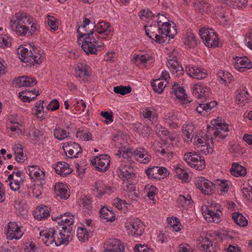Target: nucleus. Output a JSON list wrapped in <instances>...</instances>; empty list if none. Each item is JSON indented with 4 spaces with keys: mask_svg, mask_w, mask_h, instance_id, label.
Wrapping results in <instances>:
<instances>
[{
    "mask_svg": "<svg viewBox=\"0 0 252 252\" xmlns=\"http://www.w3.org/2000/svg\"><path fill=\"white\" fill-rule=\"evenodd\" d=\"M94 22L84 18L83 23L77 28L78 42L81 48L87 55H97L104 46L103 43H99L96 38L97 34L94 32Z\"/></svg>",
    "mask_w": 252,
    "mask_h": 252,
    "instance_id": "nucleus-1",
    "label": "nucleus"
},
{
    "mask_svg": "<svg viewBox=\"0 0 252 252\" xmlns=\"http://www.w3.org/2000/svg\"><path fill=\"white\" fill-rule=\"evenodd\" d=\"M18 54L20 60L25 63L33 61L35 63L40 64L44 61L45 55L38 48L31 45L28 47L20 46L18 49Z\"/></svg>",
    "mask_w": 252,
    "mask_h": 252,
    "instance_id": "nucleus-2",
    "label": "nucleus"
},
{
    "mask_svg": "<svg viewBox=\"0 0 252 252\" xmlns=\"http://www.w3.org/2000/svg\"><path fill=\"white\" fill-rule=\"evenodd\" d=\"M184 159L189 165L197 170H202L205 167L204 158L196 152L186 153Z\"/></svg>",
    "mask_w": 252,
    "mask_h": 252,
    "instance_id": "nucleus-3",
    "label": "nucleus"
},
{
    "mask_svg": "<svg viewBox=\"0 0 252 252\" xmlns=\"http://www.w3.org/2000/svg\"><path fill=\"white\" fill-rule=\"evenodd\" d=\"M199 33L205 45L207 47L218 46L219 40L216 32L214 30L204 28L199 30Z\"/></svg>",
    "mask_w": 252,
    "mask_h": 252,
    "instance_id": "nucleus-4",
    "label": "nucleus"
},
{
    "mask_svg": "<svg viewBox=\"0 0 252 252\" xmlns=\"http://www.w3.org/2000/svg\"><path fill=\"white\" fill-rule=\"evenodd\" d=\"M128 153H130L134 157L135 159L141 163L147 164L151 160V156L149 152L144 148L138 147L133 151L131 149H128L126 153L124 152L122 157L124 158H126Z\"/></svg>",
    "mask_w": 252,
    "mask_h": 252,
    "instance_id": "nucleus-5",
    "label": "nucleus"
},
{
    "mask_svg": "<svg viewBox=\"0 0 252 252\" xmlns=\"http://www.w3.org/2000/svg\"><path fill=\"white\" fill-rule=\"evenodd\" d=\"M171 28H165L160 26L159 27L157 32L158 37H154V40L156 42L161 44L169 41L170 39H173L177 34V30L175 26L171 27Z\"/></svg>",
    "mask_w": 252,
    "mask_h": 252,
    "instance_id": "nucleus-6",
    "label": "nucleus"
},
{
    "mask_svg": "<svg viewBox=\"0 0 252 252\" xmlns=\"http://www.w3.org/2000/svg\"><path fill=\"white\" fill-rule=\"evenodd\" d=\"M228 126L227 124L222 125V126L219 127H207L208 133L211 135H213V141H215L223 140L228 135Z\"/></svg>",
    "mask_w": 252,
    "mask_h": 252,
    "instance_id": "nucleus-7",
    "label": "nucleus"
},
{
    "mask_svg": "<svg viewBox=\"0 0 252 252\" xmlns=\"http://www.w3.org/2000/svg\"><path fill=\"white\" fill-rule=\"evenodd\" d=\"M176 54L177 52L174 51L171 55L168 56L166 65L173 74H175L177 77H179L183 74L184 70L183 67L178 63L176 57Z\"/></svg>",
    "mask_w": 252,
    "mask_h": 252,
    "instance_id": "nucleus-8",
    "label": "nucleus"
},
{
    "mask_svg": "<svg viewBox=\"0 0 252 252\" xmlns=\"http://www.w3.org/2000/svg\"><path fill=\"white\" fill-rule=\"evenodd\" d=\"M201 211L202 215L208 222L218 223L220 221L221 212L219 209H212L211 207L202 206Z\"/></svg>",
    "mask_w": 252,
    "mask_h": 252,
    "instance_id": "nucleus-9",
    "label": "nucleus"
},
{
    "mask_svg": "<svg viewBox=\"0 0 252 252\" xmlns=\"http://www.w3.org/2000/svg\"><path fill=\"white\" fill-rule=\"evenodd\" d=\"M40 238L46 246L55 244L57 246V229L55 227H51L40 232Z\"/></svg>",
    "mask_w": 252,
    "mask_h": 252,
    "instance_id": "nucleus-10",
    "label": "nucleus"
},
{
    "mask_svg": "<svg viewBox=\"0 0 252 252\" xmlns=\"http://www.w3.org/2000/svg\"><path fill=\"white\" fill-rule=\"evenodd\" d=\"M56 229H57V246L61 244L66 245L72 240L71 232L72 230V227L62 226V230H60L59 227H57Z\"/></svg>",
    "mask_w": 252,
    "mask_h": 252,
    "instance_id": "nucleus-11",
    "label": "nucleus"
},
{
    "mask_svg": "<svg viewBox=\"0 0 252 252\" xmlns=\"http://www.w3.org/2000/svg\"><path fill=\"white\" fill-rule=\"evenodd\" d=\"M118 170L119 177L124 181H128L135 177L134 168L130 164L122 163Z\"/></svg>",
    "mask_w": 252,
    "mask_h": 252,
    "instance_id": "nucleus-12",
    "label": "nucleus"
},
{
    "mask_svg": "<svg viewBox=\"0 0 252 252\" xmlns=\"http://www.w3.org/2000/svg\"><path fill=\"white\" fill-rule=\"evenodd\" d=\"M110 159L107 155H99L91 160V163L97 170L105 172L108 168Z\"/></svg>",
    "mask_w": 252,
    "mask_h": 252,
    "instance_id": "nucleus-13",
    "label": "nucleus"
},
{
    "mask_svg": "<svg viewBox=\"0 0 252 252\" xmlns=\"http://www.w3.org/2000/svg\"><path fill=\"white\" fill-rule=\"evenodd\" d=\"M126 227L131 231V234L138 237L142 235L144 231V225L138 219H134L128 222Z\"/></svg>",
    "mask_w": 252,
    "mask_h": 252,
    "instance_id": "nucleus-14",
    "label": "nucleus"
},
{
    "mask_svg": "<svg viewBox=\"0 0 252 252\" xmlns=\"http://www.w3.org/2000/svg\"><path fill=\"white\" fill-rule=\"evenodd\" d=\"M63 147L66 155L70 158H77L78 155L82 152L80 146L75 142L64 143Z\"/></svg>",
    "mask_w": 252,
    "mask_h": 252,
    "instance_id": "nucleus-15",
    "label": "nucleus"
},
{
    "mask_svg": "<svg viewBox=\"0 0 252 252\" xmlns=\"http://www.w3.org/2000/svg\"><path fill=\"white\" fill-rule=\"evenodd\" d=\"M234 61L235 69L240 72H244L252 68V62L246 56L236 57Z\"/></svg>",
    "mask_w": 252,
    "mask_h": 252,
    "instance_id": "nucleus-16",
    "label": "nucleus"
},
{
    "mask_svg": "<svg viewBox=\"0 0 252 252\" xmlns=\"http://www.w3.org/2000/svg\"><path fill=\"white\" fill-rule=\"evenodd\" d=\"M23 232L21 229V227L15 222H10L7 225V231L6 237L9 240L14 239L18 240L21 238Z\"/></svg>",
    "mask_w": 252,
    "mask_h": 252,
    "instance_id": "nucleus-17",
    "label": "nucleus"
},
{
    "mask_svg": "<svg viewBox=\"0 0 252 252\" xmlns=\"http://www.w3.org/2000/svg\"><path fill=\"white\" fill-rule=\"evenodd\" d=\"M33 22V18L27 13L19 12L13 16L10 23L30 25Z\"/></svg>",
    "mask_w": 252,
    "mask_h": 252,
    "instance_id": "nucleus-18",
    "label": "nucleus"
},
{
    "mask_svg": "<svg viewBox=\"0 0 252 252\" xmlns=\"http://www.w3.org/2000/svg\"><path fill=\"white\" fill-rule=\"evenodd\" d=\"M37 83L36 80L33 78L27 76H22L15 78L13 82V86L15 88L22 87H33Z\"/></svg>",
    "mask_w": 252,
    "mask_h": 252,
    "instance_id": "nucleus-19",
    "label": "nucleus"
},
{
    "mask_svg": "<svg viewBox=\"0 0 252 252\" xmlns=\"http://www.w3.org/2000/svg\"><path fill=\"white\" fill-rule=\"evenodd\" d=\"M186 72L191 77L202 79L207 77V71L204 68L189 65L186 67Z\"/></svg>",
    "mask_w": 252,
    "mask_h": 252,
    "instance_id": "nucleus-20",
    "label": "nucleus"
},
{
    "mask_svg": "<svg viewBox=\"0 0 252 252\" xmlns=\"http://www.w3.org/2000/svg\"><path fill=\"white\" fill-rule=\"evenodd\" d=\"M171 94L176 96L182 105H187L191 102V101L188 99L185 90L183 88L179 87L178 84L172 86Z\"/></svg>",
    "mask_w": 252,
    "mask_h": 252,
    "instance_id": "nucleus-21",
    "label": "nucleus"
},
{
    "mask_svg": "<svg viewBox=\"0 0 252 252\" xmlns=\"http://www.w3.org/2000/svg\"><path fill=\"white\" fill-rule=\"evenodd\" d=\"M192 90V94L198 98H206L209 96L210 93L209 88L201 83L194 85Z\"/></svg>",
    "mask_w": 252,
    "mask_h": 252,
    "instance_id": "nucleus-22",
    "label": "nucleus"
},
{
    "mask_svg": "<svg viewBox=\"0 0 252 252\" xmlns=\"http://www.w3.org/2000/svg\"><path fill=\"white\" fill-rule=\"evenodd\" d=\"M104 248L115 252H125L124 244L117 239H110L107 240L104 244Z\"/></svg>",
    "mask_w": 252,
    "mask_h": 252,
    "instance_id": "nucleus-23",
    "label": "nucleus"
},
{
    "mask_svg": "<svg viewBox=\"0 0 252 252\" xmlns=\"http://www.w3.org/2000/svg\"><path fill=\"white\" fill-rule=\"evenodd\" d=\"M54 191L56 195L62 199H67L70 196L67 186L62 183L55 184Z\"/></svg>",
    "mask_w": 252,
    "mask_h": 252,
    "instance_id": "nucleus-24",
    "label": "nucleus"
},
{
    "mask_svg": "<svg viewBox=\"0 0 252 252\" xmlns=\"http://www.w3.org/2000/svg\"><path fill=\"white\" fill-rule=\"evenodd\" d=\"M29 171V175L32 180H42L43 179L45 174L38 166L32 165L28 166Z\"/></svg>",
    "mask_w": 252,
    "mask_h": 252,
    "instance_id": "nucleus-25",
    "label": "nucleus"
},
{
    "mask_svg": "<svg viewBox=\"0 0 252 252\" xmlns=\"http://www.w3.org/2000/svg\"><path fill=\"white\" fill-rule=\"evenodd\" d=\"M241 192L243 197L252 202V180L245 181L241 187Z\"/></svg>",
    "mask_w": 252,
    "mask_h": 252,
    "instance_id": "nucleus-26",
    "label": "nucleus"
},
{
    "mask_svg": "<svg viewBox=\"0 0 252 252\" xmlns=\"http://www.w3.org/2000/svg\"><path fill=\"white\" fill-rule=\"evenodd\" d=\"M58 223L62 226L72 227L74 220L73 215H71L69 212L65 213L63 215H60Z\"/></svg>",
    "mask_w": 252,
    "mask_h": 252,
    "instance_id": "nucleus-27",
    "label": "nucleus"
},
{
    "mask_svg": "<svg viewBox=\"0 0 252 252\" xmlns=\"http://www.w3.org/2000/svg\"><path fill=\"white\" fill-rule=\"evenodd\" d=\"M38 91L35 89L31 91L26 89L19 94V97L24 102H30L39 95Z\"/></svg>",
    "mask_w": 252,
    "mask_h": 252,
    "instance_id": "nucleus-28",
    "label": "nucleus"
},
{
    "mask_svg": "<svg viewBox=\"0 0 252 252\" xmlns=\"http://www.w3.org/2000/svg\"><path fill=\"white\" fill-rule=\"evenodd\" d=\"M56 173L62 176H66L70 174L72 169L69 167L68 164L65 162H58L55 167Z\"/></svg>",
    "mask_w": 252,
    "mask_h": 252,
    "instance_id": "nucleus-29",
    "label": "nucleus"
},
{
    "mask_svg": "<svg viewBox=\"0 0 252 252\" xmlns=\"http://www.w3.org/2000/svg\"><path fill=\"white\" fill-rule=\"evenodd\" d=\"M9 26L11 29L15 32L18 35L25 36L28 35L29 31L28 25L9 23Z\"/></svg>",
    "mask_w": 252,
    "mask_h": 252,
    "instance_id": "nucleus-30",
    "label": "nucleus"
},
{
    "mask_svg": "<svg viewBox=\"0 0 252 252\" xmlns=\"http://www.w3.org/2000/svg\"><path fill=\"white\" fill-rule=\"evenodd\" d=\"M78 70L76 71V75L80 78H87L91 75V69L90 67L84 63H79L77 65Z\"/></svg>",
    "mask_w": 252,
    "mask_h": 252,
    "instance_id": "nucleus-31",
    "label": "nucleus"
},
{
    "mask_svg": "<svg viewBox=\"0 0 252 252\" xmlns=\"http://www.w3.org/2000/svg\"><path fill=\"white\" fill-rule=\"evenodd\" d=\"M95 28L97 31L96 34L99 33L102 36V38L104 36H107L111 32V27L110 24L104 21L100 22L98 23L97 26H95Z\"/></svg>",
    "mask_w": 252,
    "mask_h": 252,
    "instance_id": "nucleus-32",
    "label": "nucleus"
},
{
    "mask_svg": "<svg viewBox=\"0 0 252 252\" xmlns=\"http://www.w3.org/2000/svg\"><path fill=\"white\" fill-rule=\"evenodd\" d=\"M230 171L231 175L237 177H244L247 174L246 168L235 162L232 163Z\"/></svg>",
    "mask_w": 252,
    "mask_h": 252,
    "instance_id": "nucleus-33",
    "label": "nucleus"
},
{
    "mask_svg": "<svg viewBox=\"0 0 252 252\" xmlns=\"http://www.w3.org/2000/svg\"><path fill=\"white\" fill-rule=\"evenodd\" d=\"M166 13L163 12V13L160 14L159 13H157L156 14V16H157V19L155 20L154 22L156 23L157 25H158L159 26L161 27H163V30H165V28H170L171 27H173L174 26V25H172L171 24L167 22V18L166 17L165 14ZM163 29V28L162 29Z\"/></svg>",
    "mask_w": 252,
    "mask_h": 252,
    "instance_id": "nucleus-34",
    "label": "nucleus"
},
{
    "mask_svg": "<svg viewBox=\"0 0 252 252\" xmlns=\"http://www.w3.org/2000/svg\"><path fill=\"white\" fill-rule=\"evenodd\" d=\"M159 27V26L155 22L150 25L145 26L144 28L146 35L152 40L154 39V37H158L157 32Z\"/></svg>",
    "mask_w": 252,
    "mask_h": 252,
    "instance_id": "nucleus-35",
    "label": "nucleus"
},
{
    "mask_svg": "<svg viewBox=\"0 0 252 252\" xmlns=\"http://www.w3.org/2000/svg\"><path fill=\"white\" fill-rule=\"evenodd\" d=\"M127 135L124 134L122 131H118L113 137V141L114 145L116 147L124 146L127 143Z\"/></svg>",
    "mask_w": 252,
    "mask_h": 252,
    "instance_id": "nucleus-36",
    "label": "nucleus"
},
{
    "mask_svg": "<svg viewBox=\"0 0 252 252\" xmlns=\"http://www.w3.org/2000/svg\"><path fill=\"white\" fill-rule=\"evenodd\" d=\"M50 215L47 207L45 206L37 208L33 212L34 217L38 220L47 218Z\"/></svg>",
    "mask_w": 252,
    "mask_h": 252,
    "instance_id": "nucleus-37",
    "label": "nucleus"
},
{
    "mask_svg": "<svg viewBox=\"0 0 252 252\" xmlns=\"http://www.w3.org/2000/svg\"><path fill=\"white\" fill-rule=\"evenodd\" d=\"M249 94L245 89L240 90L236 96V101L241 106L245 105L248 101Z\"/></svg>",
    "mask_w": 252,
    "mask_h": 252,
    "instance_id": "nucleus-38",
    "label": "nucleus"
},
{
    "mask_svg": "<svg viewBox=\"0 0 252 252\" xmlns=\"http://www.w3.org/2000/svg\"><path fill=\"white\" fill-rule=\"evenodd\" d=\"M167 83L162 81L161 78L155 79L151 83L154 91L158 94L161 93Z\"/></svg>",
    "mask_w": 252,
    "mask_h": 252,
    "instance_id": "nucleus-39",
    "label": "nucleus"
},
{
    "mask_svg": "<svg viewBox=\"0 0 252 252\" xmlns=\"http://www.w3.org/2000/svg\"><path fill=\"white\" fill-rule=\"evenodd\" d=\"M232 219L237 225L245 227L248 225V220L246 218L239 212H234L232 215Z\"/></svg>",
    "mask_w": 252,
    "mask_h": 252,
    "instance_id": "nucleus-40",
    "label": "nucleus"
},
{
    "mask_svg": "<svg viewBox=\"0 0 252 252\" xmlns=\"http://www.w3.org/2000/svg\"><path fill=\"white\" fill-rule=\"evenodd\" d=\"M133 129L140 135L147 136L151 133V129L148 126H143L140 123L135 124L133 125Z\"/></svg>",
    "mask_w": 252,
    "mask_h": 252,
    "instance_id": "nucleus-41",
    "label": "nucleus"
},
{
    "mask_svg": "<svg viewBox=\"0 0 252 252\" xmlns=\"http://www.w3.org/2000/svg\"><path fill=\"white\" fill-rule=\"evenodd\" d=\"M184 44L189 48H193L196 46L197 40L195 35L193 32H189L186 33Z\"/></svg>",
    "mask_w": 252,
    "mask_h": 252,
    "instance_id": "nucleus-42",
    "label": "nucleus"
},
{
    "mask_svg": "<svg viewBox=\"0 0 252 252\" xmlns=\"http://www.w3.org/2000/svg\"><path fill=\"white\" fill-rule=\"evenodd\" d=\"M202 250L206 252H215L216 249L213 246V242L207 237L203 238L200 246Z\"/></svg>",
    "mask_w": 252,
    "mask_h": 252,
    "instance_id": "nucleus-43",
    "label": "nucleus"
},
{
    "mask_svg": "<svg viewBox=\"0 0 252 252\" xmlns=\"http://www.w3.org/2000/svg\"><path fill=\"white\" fill-rule=\"evenodd\" d=\"M224 3L233 8H242L247 5L248 0H223Z\"/></svg>",
    "mask_w": 252,
    "mask_h": 252,
    "instance_id": "nucleus-44",
    "label": "nucleus"
},
{
    "mask_svg": "<svg viewBox=\"0 0 252 252\" xmlns=\"http://www.w3.org/2000/svg\"><path fill=\"white\" fill-rule=\"evenodd\" d=\"M100 216L106 221H110L111 222L114 221L115 220V216L114 213L109 210L107 207L102 208L100 211Z\"/></svg>",
    "mask_w": 252,
    "mask_h": 252,
    "instance_id": "nucleus-45",
    "label": "nucleus"
},
{
    "mask_svg": "<svg viewBox=\"0 0 252 252\" xmlns=\"http://www.w3.org/2000/svg\"><path fill=\"white\" fill-rule=\"evenodd\" d=\"M140 117L146 122L152 123L157 120L158 115L156 111H142L140 114Z\"/></svg>",
    "mask_w": 252,
    "mask_h": 252,
    "instance_id": "nucleus-46",
    "label": "nucleus"
},
{
    "mask_svg": "<svg viewBox=\"0 0 252 252\" xmlns=\"http://www.w3.org/2000/svg\"><path fill=\"white\" fill-rule=\"evenodd\" d=\"M191 198L190 195L187 196L184 195H180L177 200V205L179 207L187 208L191 203Z\"/></svg>",
    "mask_w": 252,
    "mask_h": 252,
    "instance_id": "nucleus-47",
    "label": "nucleus"
},
{
    "mask_svg": "<svg viewBox=\"0 0 252 252\" xmlns=\"http://www.w3.org/2000/svg\"><path fill=\"white\" fill-rule=\"evenodd\" d=\"M150 59L149 55H133L132 61L136 65H140L146 63Z\"/></svg>",
    "mask_w": 252,
    "mask_h": 252,
    "instance_id": "nucleus-48",
    "label": "nucleus"
},
{
    "mask_svg": "<svg viewBox=\"0 0 252 252\" xmlns=\"http://www.w3.org/2000/svg\"><path fill=\"white\" fill-rule=\"evenodd\" d=\"M195 141L196 146H199V145H204L208 144V143H213V137L212 135H210L207 132V133L205 135L204 137H196L195 138Z\"/></svg>",
    "mask_w": 252,
    "mask_h": 252,
    "instance_id": "nucleus-49",
    "label": "nucleus"
},
{
    "mask_svg": "<svg viewBox=\"0 0 252 252\" xmlns=\"http://www.w3.org/2000/svg\"><path fill=\"white\" fill-rule=\"evenodd\" d=\"M139 16L142 20H153L154 22L157 18L156 15L149 9H143L140 11L139 12Z\"/></svg>",
    "mask_w": 252,
    "mask_h": 252,
    "instance_id": "nucleus-50",
    "label": "nucleus"
},
{
    "mask_svg": "<svg viewBox=\"0 0 252 252\" xmlns=\"http://www.w3.org/2000/svg\"><path fill=\"white\" fill-rule=\"evenodd\" d=\"M175 172L177 177L181 180L186 182L189 179V174L186 170L181 165L175 168Z\"/></svg>",
    "mask_w": 252,
    "mask_h": 252,
    "instance_id": "nucleus-51",
    "label": "nucleus"
},
{
    "mask_svg": "<svg viewBox=\"0 0 252 252\" xmlns=\"http://www.w3.org/2000/svg\"><path fill=\"white\" fill-rule=\"evenodd\" d=\"M89 231L91 232V230L89 229L88 230L83 227H79L77 231V235L79 240L84 242L87 241L89 237Z\"/></svg>",
    "mask_w": 252,
    "mask_h": 252,
    "instance_id": "nucleus-52",
    "label": "nucleus"
},
{
    "mask_svg": "<svg viewBox=\"0 0 252 252\" xmlns=\"http://www.w3.org/2000/svg\"><path fill=\"white\" fill-rule=\"evenodd\" d=\"M213 143H208L204 145H199L196 146L197 151L200 152L205 155L211 153L213 152Z\"/></svg>",
    "mask_w": 252,
    "mask_h": 252,
    "instance_id": "nucleus-53",
    "label": "nucleus"
},
{
    "mask_svg": "<svg viewBox=\"0 0 252 252\" xmlns=\"http://www.w3.org/2000/svg\"><path fill=\"white\" fill-rule=\"evenodd\" d=\"M195 7L198 9L200 12L203 13L207 12L210 7V4L207 1L202 0L201 1H198L197 3H195Z\"/></svg>",
    "mask_w": 252,
    "mask_h": 252,
    "instance_id": "nucleus-54",
    "label": "nucleus"
},
{
    "mask_svg": "<svg viewBox=\"0 0 252 252\" xmlns=\"http://www.w3.org/2000/svg\"><path fill=\"white\" fill-rule=\"evenodd\" d=\"M106 186L101 180L97 181L95 184V190L98 195L102 196L106 193Z\"/></svg>",
    "mask_w": 252,
    "mask_h": 252,
    "instance_id": "nucleus-55",
    "label": "nucleus"
},
{
    "mask_svg": "<svg viewBox=\"0 0 252 252\" xmlns=\"http://www.w3.org/2000/svg\"><path fill=\"white\" fill-rule=\"evenodd\" d=\"M215 14L218 19L226 20V9L222 5H218L215 8Z\"/></svg>",
    "mask_w": 252,
    "mask_h": 252,
    "instance_id": "nucleus-56",
    "label": "nucleus"
},
{
    "mask_svg": "<svg viewBox=\"0 0 252 252\" xmlns=\"http://www.w3.org/2000/svg\"><path fill=\"white\" fill-rule=\"evenodd\" d=\"M113 91L116 94L121 95H125L129 94L131 92V88L129 86H119L114 87Z\"/></svg>",
    "mask_w": 252,
    "mask_h": 252,
    "instance_id": "nucleus-57",
    "label": "nucleus"
},
{
    "mask_svg": "<svg viewBox=\"0 0 252 252\" xmlns=\"http://www.w3.org/2000/svg\"><path fill=\"white\" fill-rule=\"evenodd\" d=\"M80 206L84 210H90L92 209V200L90 196H86L80 201Z\"/></svg>",
    "mask_w": 252,
    "mask_h": 252,
    "instance_id": "nucleus-58",
    "label": "nucleus"
},
{
    "mask_svg": "<svg viewBox=\"0 0 252 252\" xmlns=\"http://www.w3.org/2000/svg\"><path fill=\"white\" fill-rule=\"evenodd\" d=\"M69 132L63 129L58 127L54 129V135L56 138L59 140H63L68 136Z\"/></svg>",
    "mask_w": 252,
    "mask_h": 252,
    "instance_id": "nucleus-59",
    "label": "nucleus"
},
{
    "mask_svg": "<svg viewBox=\"0 0 252 252\" xmlns=\"http://www.w3.org/2000/svg\"><path fill=\"white\" fill-rule=\"evenodd\" d=\"M145 173L149 178L155 179L160 178V177L158 175V166L149 167L146 170Z\"/></svg>",
    "mask_w": 252,
    "mask_h": 252,
    "instance_id": "nucleus-60",
    "label": "nucleus"
},
{
    "mask_svg": "<svg viewBox=\"0 0 252 252\" xmlns=\"http://www.w3.org/2000/svg\"><path fill=\"white\" fill-rule=\"evenodd\" d=\"M76 137L84 141H89L92 139V135L87 130H79L77 131Z\"/></svg>",
    "mask_w": 252,
    "mask_h": 252,
    "instance_id": "nucleus-61",
    "label": "nucleus"
},
{
    "mask_svg": "<svg viewBox=\"0 0 252 252\" xmlns=\"http://www.w3.org/2000/svg\"><path fill=\"white\" fill-rule=\"evenodd\" d=\"M47 23L51 29L56 31L58 29V20L54 16L48 15Z\"/></svg>",
    "mask_w": 252,
    "mask_h": 252,
    "instance_id": "nucleus-62",
    "label": "nucleus"
},
{
    "mask_svg": "<svg viewBox=\"0 0 252 252\" xmlns=\"http://www.w3.org/2000/svg\"><path fill=\"white\" fill-rule=\"evenodd\" d=\"M25 252H38L37 248L36 245L32 242L28 241L26 242L24 248Z\"/></svg>",
    "mask_w": 252,
    "mask_h": 252,
    "instance_id": "nucleus-63",
    "label": "nucleus"
},
{
    "mask_svg": "<svg viewBox=\"0 0 252 252\" xmlns=\"http://www.w3.org/2000/svg\"><path fill=\"white\" fill-rule=\"evenodd\" d=\"M145 191L147 193V196L151 200H153L156 194L157 188L153 186L147 185L145 188Z\"/></svg>",
    "mask_w": 252,
    "mask_h": 252,
    "instance_id": "nucleus-64",
    "label": "nucleus"
}]
</instances>
